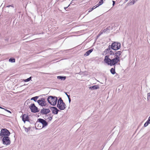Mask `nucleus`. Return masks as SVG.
Masks as SVG:
<instances>
[{"label": "nucleus", "mask_w": 150, "mask_h": 150, "mask_svg": "<svg viewBox=\"0 0 150 150\" xmlns=\"http://www.w3.org/2000/svg\"><path fill=\"white\" fill-rule=\"evenodd\" d=\"M65 94H66V95H67V97H68V98H69V97H70V95H68L67 94V93H65Z\"/></svg>", "instance_id": "obj_33"}, {"label": "nucleus", "mask_w": 150, "mask_h": 150, "mask_svg": "<svg viewBox=\"0 0 150 150\" xmlns=\"http://www.w3.org/2000/svg\"><path fill=\"white\" fill-rule=\"evenodd\" d=\"M10 6H11L12 7H13V8H14V7H13L12 5H8L7 6H6V7H9Z\"/></svg>", "instance_id": "obj_34"}, {"label": "nucleus", "mask_w": 150, "mask_h": 150, "mask_svg": "<svg viewBox=\"0 0 150 150\" xmlns=\"http://www.w3.org/2000/svg\"><path fill=\"white\" fill-rule=\"evenodd\" d=\"M99 88H100L99 87V86L98 85H96L89 87V89L93 90L95 89H97Z\"/></svg>", "instance_id": "obj_15"}, {"label": "nucleus", "mask_w": 150, "mask_h": 150, "mask_svg": "<svg viewBox=\"0 0 150 150\" xmlns=\"http://www.w3.org/2000/svg\"><path fill=\"white\" fill-rule=\"evenodd\" d=\"M37 102L41 106H44L46 104V102L44 98H41L40 100H38Z\"/></svg>", "instance_id": "obj_10"}, {"label": "nucleus", "mask_w": 150, "mask_h": 150, "mask_svg": "<svg viewBox=\"0 0 150 150\" xmlns=\"http://www.w3.org/2000/svg\"><path fill=\"white\" fill-rule=\"evenodd\" d=\"M93 51V50L92 49L88 50L86 52L84 55L86 56L89 55V54Z\"/></svg>", "instance_id": "obj_16"}, {"label": "nucleus", "mask_w": 150, "mask_h": 150, "mask_svg": "<svg viewBox=\"0 0 150 150\" xmlns=\"http://www.w3.org/2000/svg\"><path fill=\"white\" fill-rule=\"evenodd\" d=\"M122 52L121 51H115L114 56H115V58L120 59V56L121 55Z\"/></svg>", "instance_id": "obj_11"}, {"label": "nucleus", "mask_w": 150, "mask_h": 150, "mask_svg": "<svg viewBox=\"0 0 150 150\" xmlns=\"http://www.w3.org/2000/svg\"><path fill=\"white\" fill-rule=\"evenodd\" d=\"M38 96H35V97H33L31 99V100H34L35 101H36L37 100V99H38Z\"/></svg>", "instance_id": "obj_27"}, {"label": "nucleus", "mask_w": 150, "mask_h": 150, "mask_svg": "<svg viewBox=\"0 0 150 150\" xmlns=\"http://www.w3.org/2000/svg\"><path fill=\"white\" fill-rule=\"evenodd\" d=\"M47 125V122L41 118L38 119L37 121L35 124V126L40 129L43 128Z\"/></svg>", "instance_id": "obj_2"}, {"label": "nucleus", "mask_w": 150, "mask_h": 150, "mask_svg": "<svg viewBox=\"0 0 150 150\" xmlns=\"http://www.w3.org/2000/svg\"><path fill=\"white\" fill-rule=\"evenodd\" d=\"M66 77L65 76H58L57 77V78L59 79H61V80L64 81L66 79Z\"/></svg>", "instance_id": "obj_17"}, {"label": "nucleus", "mask_w": 150, "mask_h": 150, "mask_svg": "<svg viewBox=\"0 0 150 150\" xmlns=\"http://www.w3.org/2000/svg\"><path fill=\"white\" fill-rule=\"evenodd\" d=\"M50 109L52 111V113L54 114H57L58 112L60 111V110H58L56 107H50Z\"/></svg>", "instance_id": "obj_9"}, {"label": "nucleus", "mask_w": 150, "mask_h": 150, "mask_svg": "<svg viewBox=\"0 0 150 150\" xmlns=\"http://www.w3.org/2000/svg\"><path fill=\"white\" fill-rule=\"evenodd\" d=\"M112 2H113L112 5L113 6L115 4V1H112Z\"/></svg>", "instance_id": "obj_36"}, {"label": "nucleus", "mask_w": 150, "mask_h": 150, "mask_svg": "<svg viewBox=\"0 0 150 150\" xmlns=\"http://www.w3.org/2000/svg\"><path fill=\"white\" fill-rule=\"evenodd\" d=\"M68 98V100H69V102L70 103L71 101V98H70V97H69V98Z\"/></svg>", "instance_id": "obj_35"}, {"label": "nucleus", "mask_w": 150, "mask_h": 150, "mask_svg": "<svg viewBox=\"0 0 150 150\" xmlns=\"http://www.w3.org/2000/svg\"><path fill=\"white\" fill-rule=\"evenodd\" d=\"M128 0H125L126 1H128Z\"/></svg>", "instance_id": "obj_43"}, {"label": "nucleus", "mask_w": 150, "mask_h": 150, "mask_svg": "<svg viewBox=\"0 0 150 150\" xmlns=\"http://www.w3.org/2000/svg\"><path fill=\"white\" fill-rule=\"evenodd\" d=\"M29 108L32 112L35 113L39 111L38 108L35 105L34 103L31 104L29 106Z\"/></svg>", "instance_id": "obj_6"}, {"label": "nucleus", "mask_w": 150, "mask_h": 150, "mask_svg": "<svg viewBox=\"0 0 150 150\" xmlns=\"http://www.w3.org/2000/svg\"><path fill=\"white\" fill-rule=\"evenodd\" d=\"M2 140L3 144H4L8 145L10 144L11 142L8 136H4L2 138Z\"/></svg>", "instance_id": "obj_7"}, {"label": "nucleus", "mask_w": 150, "mask_h": 150, "mask_svg": "<svg viewBox=\"0 0 150 150\" xmlns=\"http://www.w3.org/2000/svg\"><path fill=\"white\" fill-rule=\"evenodd\" d=\"M46 109H45L43 108V109H42L41 111V113L43 114H47V112H46Z\"/></svg>", "instance_id": "obj_21"}, {"label": "nucleus", "mask_w": 150, "mask_h": 150, "mask_svg": "<svg viewBox=\"0 0 150 150\" xmlns=\"http://www.w3.org/2000/svg\"><path fill=\"white\" fill-rule=\"evenodd\" d=\"M4 109V110L6 111L7 112H9V113H11V112L10 111H9V110H6V109Z\"/></svg>", "instance_id": "obj_32"}, {"label": "nucleus", "mask_w": 150, "mask_h": 150, "mask_svg": "<svg viewBox=\"0 0 150 150\" xmlns=\"http://www.w3.org/2000/svg\"><path fill=\"white\" fill-rule=\"evenodd\" d=\"M52 119V116H50L47 117V120H48V121H50Z\"/></svg>", "instance_id": "obj_30"}, {"label": "nucleus", "mask_w": 150, "mask_h": 150, "mask_svg": "<svg viewBox=\"0 0 150 150\" xmlns=\"http://www.w3.org/2000/svg\"><path fill=\"white\" fill-rule=\"evenodd\" d=\"M110 45V48L114 50H117L119 49L121 47V44L120 42H113L111 45Z\"/></svg>", "instance_id": "obj_4"}, {"label": "nucleus", "mask_w": 150, "mask_h": 150, "mask_svg": "<svg viewBox=\"0 0 150 150\" xmlns=\"http://www.w3.org/2000/svg\"><path fill=\"white\" fill-rule=\"evenodd\" d=\"M103 0H100V1L98 3L97 5L98 7L101 5L103 4Z\"/></svg>", "instance_id": "obj_25"}, {"label": "nucleus", "mask_w": 150, "mask_h": 150, "mask_svg": "<svg viewBox=\"0 0 150 150\" xmlns=\"http://www.w3.org/2000/svg\"><path fill=\"white\" fill-rule=\"evenodd\" d=\"M9 61L11 62H15V60L14 59L10 58L9 59Z\"/></svg>", "instance_id": "obj_28"}, {"label": "nucleus", "mask_w": 150, "mask_h": 150, "mask_svg": "<svg viewBox=\"0 0 150 150\" xmlns=\"http://www.w3.org/2000/svg\"><path fill=\"white\" fill-rule=\"evenodd\" d=\"M114 52H113L110 50L109 51V54L106 56H109V58H110V59L113 58L114 57H115V56H114Z\"/></svg>", "instance_id": "obj_12"}, {"label": "nucleus", "mask_w": 150, "mask_h": 150, "mask_svg": "<svg viewBox=\"0 0 150 150\" xmlns=\"http://www.w3.org/2000/svg\"><path fill=\"white\" fill-rule=\"evenodd\" d=\"M110 72L112 74H114L116 73V72L115 71V66L114 67V68H112L110 69Z\"/></svg>", "instance_id": "obj_20"}, {"label": "nucleus", "mask_w": 150, "mask_h": 150, "mask_svg": "<svg viewBox=\"0 0 150 150\" xmlns=\"http://www.w3.org/2000/svg\"><path fill=\"white\" fill-rule=\"evenodd\" d=\"M109 56H105V57L104 61L107 63L108 65L111 66L112 65H115L120 61V59L115 57H114L113 58L110 59L109 58Z\"/></svg>", "instance_id": "obj_1"}, {"label": "nucleus", "mask_w": 150, "mask_h": 150, "mask_svg": "<svg viewBox=\"0 0 150 150\" xmlns=\"http://www.w3.org/2000/svg\"><path fill=\"white\" fill-rule=\"evenodd\" d=\"M105 53H104V52H103V55H105Z\"/></svg>", "instance_id": "obj_40"}, {"label": "nucleus", "mask_w": 150, "mask_h": 150, "mask_svg": "<svg viewBox=\"0 0 150 150\" xmlns=\"http://www.w3.org/2000/svg\"><path fill=\"white\" fill-rule=\"evenodd\" d=\"M111 49V48L110 47V45H109L108 47V48L106 49L104 51V52L105 53V55H106L108 53L109 54V51Z\"/></svg>", "instance_id": "obj_19"}, {"label": "nucleus", "mask_w": 150, "mask_h": 150, "mask_svg": "<svg viewBox=\"0 0 150 150\" xmlns=\"http://www.w3.org/2000/svg\"><path fill=\"white\" fill-rule=\"evenodd\" d=\"M64 102L63 101V100L62 99V98L61 97L59 98V99L57 101V103H60V104Z\"/></svg>", "instance_id": "obj_24"}, {"label": "nucleus", "mask_w": 150, "mask_h": 150, "mask_svg": "<svg viewBox=\"0 0 150 150\" xmlns=\"http://www.w3.org/2000/svg\"><path fill=\"white\" fill-rule=\"evenodd\" d=\"M77 0H73V1H77Z\"/></svg>", "instance_id": "obj_42"}, {"label": "nucleus", "mask_w": 150, "mask_h": 150, "mask_svg": "<svg viewBox=\"0 0 150 150\" xmlns=\"http://www.w3.org/2000/svg\"><path fill=\"white\" fill-rule=\"evenodd\" d=\"M25 131L26 132H28V130H29L30 129V128H27L25 127Z\"/></svg>", "instance_id": "obj_31"}, {"label": "nucleus", "mask_w": 150, "mask_h": 150, "mask_svg": "<svg viewBox=\"0 0 150 150\" xmlns=\"http://www.w3.org/2000/svg\"><path fill=\"white\" fill-rule=\"evenodd\" d=\"M0 108L1 109H4V108H3L1 107L0 106Z\"/></svg>", "instance_id": "obj_41"}, {"label": "nucleus", "mask_w": 150, "mask_h": 150, "mask_svg": "<svg viewBox=\"0 0 150 150\" xmlns=\"http://www.w3.org/2000/svg\"><path fill=\"white\" fill-rule=\"evenodd\" d=\"M10 134V133L6 129H2L0 133V136L1 137L0 138H2L4 136H9Z\"/></svg>", "instance_id": "obj_5"}, {"label": "nucleus", "mask_w": 150, "mask_h": 150, "mask_svg": "<svg viewBox=\"0 0 150 150\" xmlns=\"http://www.w3.org/2000/svg\"><path fill=\"white\" fill-rule=\"evenodd\" d=\"M57 97L52 96H50L47 98V101L51 105H55L57 103Z\"/></svg>", "instance_id": "obj_3"}, {"label": "nucleus", "mask_w": 150, "mask_h": 150, "mask_svg": "<svg viewBox=\"0 0 150 150\" xmlns=\"http://www.w3.org/2000/svg\"><path fill=\"white\" fill-rule=\"evenodd\" d=\"M50 112V110L49 109L47 108V114Z\"/></svg>", "instance_id": "obj_37"}, {"label": "nucleus", "mask_w": 150, "mask_h": 150, "mask_svg": "<svg viewBox=\"0 0 150 150\" xmlns=\"http://www.w3.org/2000/svg\"><path fill=\"white\" fill-rule=\"evenodd\" d=\"M98 6L96 5V6H93L92 8H91L90 9H89L88 10V12H90L92 11L93 9L96 8L98 7Z\"/></svg>", "instance_id": "obj_23"}, {"label": "nucleus", "mask_w": 150, "mask_h": 150, "mask_svg": "<svg viewBox=\"0 0 150 150\" xmlns=\"http://www.w3.org/2000/svg\"><path fill=\"white\" fill-rule=\"evenodd\" d=\"M57 107L61 110H63L65 109L66 108V105L64 102L62 103H57Z\"/></svg>", "instance_id": "obj_8"}, {"label": "nucleus", "mask_w": 150, "mask_h": 150, "mask_svg": "<svg viewBox=\"0 0 150 150\" xmlns=\"http://www.w3.org/2000/svg\"><path fill=\"white\" fill-rule=\"evenodd\" d=\"M137 0H130V2L129 3L130 5H133L137 1Z\"/></svg>", "instance_id": "obj_22"}, {"label": "nucleus", "mask_w": 150, "mask_h": 150, "mask_svg": "<svg viewBox=\"0 0 150 150\" xmlns=\"http://www.w3.org/2000/svg\"><path fill=\"white\" fill-rule=\"evenodd\" d=\"M31 78H32V77L31 76H30L29 78H28L27 79H23V81L25 82H28V81H30L31 80Z\"/></svg>", "instance_id": "obj_26"}, {"label": "nucleus", "mask_w": 150, "mask_h": 150, "mask_svg": "<svg viewBox=\"0 0 150 150\" xmlns=\"http://www.w3.org/2000/svg\"><path fill=\"white\" fill-rule=\"evenodd\" d=\"M112 28L110 27V26H109L106 28V29H104L102 30V33H109L110 31V30L111 29H112Z\"/></svg>", "instance_id": "obj_14"}, {"label": "nucleus", "mask_w": 150, "mask_h": 150, "mask_svg": "<svg viewBox=\"0 0 150 150\" xmlns=\"http://www.w3.org/2000/svg\"><path fill=\"white\" fill-rule=\"evenodd\" d=\"M28 116L27 114H24L22 116V120L24 122H25L26 121H28Z\"/></svg>", "instance_id": "obj_13"}, {"label": "nucleus", "mask_w": 150, "mask_h": 150, "mask_svg": "<svg viewBox=\"0 0 150 150\" xmlns=\"http://www.w3.org/2000/svg\"><path fill=\"white\" fill-rule=\"evenodd\" d=\"M74 1H73V0H72V1H71V4H72V3H74Z\"/></svg>", "instance_id": "obj_39"}, {"label": "nucleus", "mask_w": 150, "mask_h": 150, "mask_svg": "<svg viewBox=\"0 0 150 150\" xmlns=\"http://www.w3.org/2000/svg\"><path fill=\"white\" fill-rule=\"evenodd\" d=\"M69 5H69L67 7H64V9L66 10L69 6Z\"/></svg>", "instance_id": "obj_38"}, {"label": "nucleus", "mask_w": 150, "mask_h": 150, "mask_svg": "<svg viewBox=\"0 0 150 150\" xmlns=\"http://www.w3.org/2000/svg\"><path fill=\"white\" fill-rule=\"evenodd\" d=\"M147 99L148 100L150 101V93H147Z\"/></svg>", "instance_id": "obj_29"}, {"label": "nucleus", "mask_w": 150, "mask_h": 150, "mask_svg": "<svg viewBox=\"0 0 150 150\" xmlns=\"http://www.w3.org/2000/svg\"><path fill=\"white\" fill-rule=\"evenodd\" d=\"M149 124H150V116L149 117L148 120L145 123L144 125V127H146Z\"/></svg>", "instance_id": "obj_18"}]
</instances>
